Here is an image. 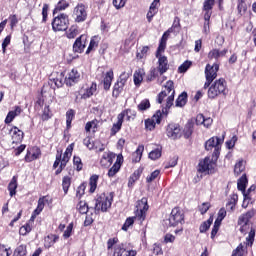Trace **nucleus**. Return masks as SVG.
I'll return each mask as SVG.
<instances>
[{
	"label": "nucleus",
	"instance_id": "f704fd0d",
	"mask_svg": "<svg viewBox=\"0 0 256 256\" xmlns=\"http://www.w3.org/2000/svg\"><path fill=\"white\" fill-rule=\"evenodd\" d=\"M43 209H45V197L39 198L38 206L32 214V219H35V217H37V215H40L41 211H43Z\"/></svg>",
	"mask_w": 256,
	"mask_h": 256
},
{
	"label": "nucleus",
	"instance_id": "2f4dec72",
	"mask_svg": "<svg viewBox=\"0 0 256 256\" xmlns=\"http://www.w3.org/2000/svg\"><path fill=\"white\" fill-rule=\"evenodd\" d=\"M113 78H114L113 70H110L105 74V77L103 80L105 91H109V89H111V83H113Z\"/></svg>",
	"mask_w": 256,
	"mask_h": 256
},
{
	"label": "nucleus",
	"instance_id": "c756f323",
	"mask_svg": "<svg viewBox=\"0 0 256 256\" xmlns=\"http://www.w3.org/2000/svg\"><path fill=\"white\" fill-rule=\"evenodd\" d=\"M57 241H59V236L50 234L44 239V247L50 249V247H53Z\"/></svg>",
	"mask_w": 256,
	"mask_h": 256
},
{
	"label": "nucleus",
	"instance_id": "ddd939ff",
	"mask_svg": "<svg viewBox=\"0 0 256 256\" xmlns=\"http://www.w3.org/2000/svg\"><path fill=\"white\" fill-rule=\"evenodd\" d=\"M180 31H181V22L179 20V17H175L172 27L169 28L166 32H164L160 40V43L167 44V39H169V36L171 35V33H174V35H177Z\"/></svg>",
	"mask_w": 256,
	"mask_h": 256
},
{
	"label": "nucleus",
	"instance_id": "6e6d98bb",
	"mask_svg": "<svg viewBox=\"0 0 256 256\" xmlns=\"http://www.w3.org/2000/svg\"><path fill=\"white\" fill-rule=\"evenodd\" d=\"M77 35H79V30H77V27L71 26L67 32L68 39H75Z\"/></svg>",
	"mask_w": 256,
	"mask_h": 256
},
{
	"label": "nucleus",
	"instance_id": "412c9836",
	"mask_svg": "<svg viewBox=\"0 0 256 256\" xmlns=\"http://www.w3.org/2000/svg\"><path fill=\"white\" fill-rule=\"evenodd\" d=\"M86 45H87V36L86 35H81L74 42L73 51L75 53H81L82 51H85Z\"/></svg>",
	"mask_w": 256,
	"mask_h": 256
},
{
	"label": "nucleus",
	"instance_id": "de8ad7c7",
	"mask_svg": "<svg viewBox=\"0 0 256 256\" xmlns=\"http://www.w3.org/2000/svg\"><path fill=\"white\" fill-rule=\"evenodd\" d=\"M69 187H71V178L69 176H65L62 180V188L65 195L69 192Z\"/></svg>",
	"mask_w": 256,
	"mask_h": 256
},
{
	"label": "nucleus",
	"instance_id": "774afa93",
	"mask_svg": "<svg viewBox=\"0 0 256 256\" xmlns=\"http://www.w3.org/2000/svg\"><path fill=\"white\" fill-rule=\"evenodd\" d=\"M20 235H27V233H31V225L26 224L20 228Z\"/></svg>",
	"mask_w": 256,
	"mask_h": 256
},
{
	"label": "nucleus",
	"instance_id": "dca6fc26",
	"mask_svg": "<svg viewBox=\"0 0 256 256\" xmlns=\"http://www.w3.org/2000/svg\"><path fill=\"white\" fill-rule=\"evenodd\" d=\"M73 15L75 17L76 23H83V21H85V19H87V9L85 8V5L78 4L74 8Z\"/></svg>",
	"mask_w": 256,
	"mask_h": 256
},
{
	"label": "nucleus",
	"instance_id": "aec40b11",
	"mask_svg": "<svg viewBox=\"0 0 256 256\" xmlns=\"http://www.w3.org/2000/svg\"><path fill=\"white\" fill-rule=\"evenodd\" d=\"M41 157V149L39 147L34 146L27 150V154L25 156L26 163H31V161H35Z\"/></svg>",
	"mask_w": 256,
	"mask_h": 256
},
{
	"label": "nucleus",
	"instance_id": "c03bdc74",
	"mask_svg": "<svg viewBox=\"0 0 256 256\" xmlns=\"http://www.w3.org/2000/svg\"><path fill=\"white\" fill-rule=\"evenodd\" d=\"M73 119H75V110L70 109L66 112V125L68 129L71 127Z\"/></svg>",
	"mask_w": 256,
	"mask_h": 256
},
{
	"label": "nucleus",
	"instance_id": "69168bd1",
	"mask_svg": "<svg viewBox=\"0 0 256 256\" xmlns=\"http://www.w3.org/2000/svg\"><path fill=\"white\" fill-rule=\"evenodd\" d=\"M73 163L78 171H81V169H83V162H81L79 156H74Z\"/></svg>",
	"mask_w": 256,
	"mask_h": 256
},
{
	"label": "nucleus",
	"instance_id": "6ab92c4d",
	"mask_svg": "<svg viewBox=\"0 0 256 256\" xmlns=\"http://www.w3.org/2000/svg\"><path fill=\"white\" fill-rule=\"evenodd\" d=\"M80 79L81 73L77 71V69H72L66 77V85L68 87H73L75 83H79Z\"/></svg>",
	"mask_w": 256,
	"mask_h": 256
},
{
	"label": "nucleus",
	"instance_id": "1a4fd4ad",
	"mask_svg": "<svg viewBox=\"0 0 256 256\" xmlns=\"http://www.w3.org/2000/svg\"><path fill=\"white\" fill-rule=\"evenodd\" d=\"M253 217H255V210H250L248 212H246L245 214H242L239 218H238V225H241L240 227V231L241 233H247V231L255 229L253 227H251V223L249 221H251V219H253Z\"/></svg>",
	"mask_w": 256,
	"mask_h": 256
},
{
	"label": "nucleus",
	"instance_id": "3c124183",
	"mask_svg": "<svg viewBox=\"0 0 256 256\" xmlns=\"http://www.w3.org/2000/svg\"><path fill=\"white\" fill-rule=\"evenodd\" d=\"M237 9L239 15H245V11H247V4L245 3V0H238Z\"/></svg>",
	"mask_w": 256,
	"mask_h": 256
},
{
	"label": "nucleus",
	"instance_id": "13d9d810",
	"mask_svg": "<svg viewBox=\"0 0 256 256\" xmlns=\"http://www.w3.org/2000/svg\"><path fill=\"white\" fill-rule=\"evenodd\" d=\"M98 45H99V42H97V37L92 38L86 50V55H89V53H91V50L95 49V47H98Z\"/></svg>",
	"mask_w": 256,
	"mask_h": 256
},
{
	"label": "nucleus",
	"instance_id": "a19ab883",
	"mask_svg": "<svg viewBox=\"0 0 256 256\" xmlns=\"http://www.w3.org/2000/svg\"><path fill=\"white\" fill-rule=\"evenodd\" d=\"M124 87L125 86H123V84L116 82L113 87L112 97H119V95H121V93L123 92Z\"/></svg>",
	"mask_w": 256,
	"mask_h": 256
},
{
	"label": "nucleus",
	"instance_id": "bb28decb",
	"mask_svg": "<svg viewBox=\"0 0 256 256\" xmlns=\"http://www.w3.org/2000/svg\"><path fill=\"white\" fill-rule=\"evenodd\" d=\"M247 183V176L245 174L241 176L237 183L238 191H241L243 193L244 199H249V194L245 192V189L247 188Z\"/></svg>",
	"mask_w": 256,
	"mask_h": 256
},
{
	"label": "nucleus",
	"instance_id": "b1692460",
	"mask_svg": "<svg viewBox=\"0 0 256 256\" xmlns=\"http://www.w3.org/2000/svg\"><path fill=\"white\" fill-rule=\"evenodd\" d=\"M161 3V0H154L149 8V11L147 13V19L148 22L151 23V21L153 20V17H155V15H157V12L159 11V5Z\"/></svg>",
	"mask_w": 256,
	"mask_h": 256
},
{
	"label": "nucleus",
	"instance_id": "c85d7f7f",
	"mask_svg": "<svg viewBox=\"0 0 256 256\" xmlns=\"http://www.w3.org/2000/svg\"><path fill=\"white\" fill-rule=\"evenodd\" d=\"M194 127H195V119L188 120L183 130L185 139H189V137L193 135Z\"/></svg>",
	"mask_w": 256,
	"mask_h": 256
},
{
	"label": "nucleus",
	"instance_id": "09e8293b",
	"mask_svg": "<svg viewBox=\"0 0 256 256\" xmlns=\"http://www.w3.org/2000/svg\"><path fill=\"white\" fill-rule=\"evenodd\" d=\"M129 77H131L130 73L122 72L121 75L119 76L117 82L120 83V85L125 86L127 84Z\"/></svg>",
	"mask_w": 256,
	"mask_h": 256
},
{
	"label": "nucleus",
	"instance_id": "e2e57ef3",
	"mask_svg": "<svg viewBox=\"0 0 256 256\" xmlns=\"http://www.w3.org/2000/svg\"><path fill=\"white\" fill-rule=\"evenodd\" d=\"M48 119H51V110L49 109V106H45L42 114V120L48 121Z\"/></svg>",
	"mask_w": 256,
	"mask_h": 256
},
{
	"label": "nucleus",
	"instance_id": "ea45409f",
	"mask_svg": "<svg viewBox=\"0 0 256 256\" xmlns=\"http://www.w3.org/2000/svg\"><path fill=\"white\" fill-rule=\"evenodd\" d=\"M99 181V175H92L89 180L90 189L89 191L91 193H95V190L97 189V182Z\"/></svg>",
	"mask_w": 256,
	"mask_h": 256
},
{
	"label": "nucleus",
	"instance_id": "9b49d317",
	"mask_svg": "<svg viewBox=\"0 0 256 256\" xmlns=\"http://www.w3.org/2000/svg\"><path fill=\"white\" fill-rule=\"evenodd\" d=\"M48 83L51 87H53V89H55V87L58 89L63 87V85L66 83L65 74L63 72H53L50 75Z\"/></svg>",
	"mask_w": 256,
	"mask_h": 256
},
{
	"label": "nucleus",
	"instance_id": "423d86ee",
	"mask_svg": "<svg viewBox=\"0 0 256 256\" xmlns=\"http://www.w3.org/2000/svg\"><path fill=\"white\" fill-rule=\"evenodd\" d=\"M183 223H185V216L183 211L177 207L172 209L169 219L164 220V225L168 227H177V225H183Z\"/></svg>",
	"mask_w": 256,
	"mask_h": 256
},
{
	"label": "nucleus",
	"instance_id": "72a5a7b5",
	"mask_svg": "<svg viewBox=\"0 0 256 256\" xmlns=\"http://www.w3.org/2000/svg\"><path fill=\"white\" fill-rule=\"evenodd\" d=\"M167 109H169V108H167V106L164 108V109H162V112H161V110H158L153 116H152V118H150L156 125H159V123H161V119H162V117H163V115H165V117H167Z\"/></svg>",
	"mask_w": 256,
	"mask_h": 256
},
{
	"label": "nucleus",
	"instance_id": "0e129e2a",
	"mask_svg": "<svg viewBox=\"0 0 256 256\" xmlns=\"http://www.w3.org/2000/svg\"><path fill=\"white\" fill-rule=\"evenodd\" d=\"M123 253H125V248H123V246H121V245L114 246L113 256H121V255H123Z\"/></svg>",
	"mask_w": 256,
	"mask_h": 256
},
{
	"label": "nucleus",
	"instance_id": "2eb2a0df",
	"mask_svg": "<svg viewBox=\"0 0 256 256\" xmlns=\"http://www.w3.org/2000/svg\"><path fill=\"white\" fill-rule=\"evenodd\" d=\"M215 169V161L213 159L206 157L199 162L198 171L199 173H213Z\"/></svg>",
	"mask_w": 256,
	"mask_h": 256
},
{
	"label": "nucleus",
	"instance_id": "37998d69",
	"mask_svg": "<svg viewBox=\"0 0 256 256\" xmlns=\"http://www.w3.org/2000/svg\"><path fill=\"white\" fill-rule=\"evenodd\" d=\"M143 151H145V146L139 145L136 151L133 153V156L136 157L134 159L135 163H139V161H141V157H143Z\"/></svg>",
	"mask_w": 256,
	"mask_h": 256
},
{
	"label": "nucleus",
	"instance_id": "20e7f679",
	"mask_svg": "<svg viewBox=\"0 0 256 256\" xmlns=\"http://www.w3.org/2000/svg\"><path fill=\"white\" fill-rule=\"evenodd\" d=\"M255 242V229H251L246 238L245 244L240 243L236 249L232 251L231 256H247V247H253V243Z\"/></svg>",
	"mask_w": 256,
	"mask_h": 256
},
{
	"label": "nucleus",
	"instance_id": "4be33fe9",
	"mask_svg": "<svg viewBox=\"0 0 256 256\" xmlns=\"http://www.w3.org/2000/svg\"><path fill=\"white\" fill-rule=\"evenodd\" d=\"M115 153L113 152H104L102 158L100 160V165L105 167L106 169L109 168L110 165H113V161H115Z\"/></svg>",
	"mask_w": 256,
	"mask_h": 256
},
{
	"label": "nucleus",
	"instance_id": "9d476101",
	"mask_svg": "<svg viewBox=\"0 0 256 256\" xmlns=\"http://www.w3.org/2000/svg\"><path fill=\"white\" fill-rule=\"evenodd\" d=\"M217 71H219V64H207L205 67V77L206 82L204 84V89H208L211 86L214 79H217Z\"/></svg>",
	"mask_w": 256,
	"mask_h": 256
},
{
	"label": "nucleus",
	"instance_id": "f3484780",
	"mask_svg": "<svg viewBox=\"0 0 256 256\" xmlns=\"http://www.w3.org/2000/svg\"><path fill=\"white\" fill-rule=\"evenodd\" d=\"M131 113V109H127L126 111L121 112L117 116V122L113 124L111 128V135H117L119 131H121V127L123 126V119H125V115H129Z\"/></svg>",
	"mask_w": 256,
	"mask_h": 256
},
{
	"label": "nucleus",
	"instance_id": "c9c22d12",
	"mask_svg": "<svg viewBox=\"0 0 256 256\" xmlns=\"http://www.w3.org/2000/svg\"><path fill=\"white\" fill-rule=\"evenodd\" d=\"M8 191L10 193V197L17 195V177L16 176H13V178L11 179L8 185Z\"/></svg>",
	"mask_w": 256,
	"mask_h": 256
},
{
	"label": "nucleus",
	"instance_id": "4d7b16f0",
	"mask_svg": "<svg viewBox=\"0 0 256 256\" xmlns=\"http://www.w3.org/2000/svg\"><path fill=\"white\" fill-rule=\"evenodd\" d=\"M142 81H143V72H141V70H138L134 73V83L135 85H141Z\"/></svg>",
	"mask_w": 256,
	"mask_h": 256
},
{
	"label": "nucleus",
	"instance_id": "864d4df0",
	"mask_svg": "<svg viewBox=\"0 0 256 256\" xmlns=\"http://www.w3.org/2000/svg\"><path fill=\"white\" fill-rule=\"evenodd\" d=\"M149 53V46H143L139 52H137L136 57L137 59H145L147 54Z\"/></svg>",
	"mask_w": 256,
	"mask_h": 256
},
{
	"label": "nucleus",
	"instance_id": "5fc2aeb1",
	"mask_svg": "<svg viewBox=\"0 0 256 256\" xmlns=\"http://www.w3.org/2000/svg\"><path fill=\"white\" fill-rule=\"evenodd\" d=\"M215 0H205L203 3V11H213Z\"/></svg>",
	"mask_w": 256,
	"mask_h": 256
},
{
	"label": "nucleus",
	"instance_id": "f8f14e48",
	"mask_svg": "<svg viewBox=\"0 0 256 256\" xmlns=\"http://www.w3.org/2000/svg\"><path fill=\"white\" fill-rule=\"evenodd\" d=\"M180 31H181V22L179 20V17H175L172 27L169 28L166 32H164L160 40V43L167 44V39H169V36L171 35V33H174V35H177Z\"/></svg>",
	"mask_w": 256,
	"mask_h": 256
},
{
	"label": "nucleus",
	"instance_id": "8fccbe9b",
	"mask_svg": "<svg viewBox=\"0 0 256 256\" xmlns=\"http://www.w3.org/2000/svg\"><path fill=\"white\" fill-rule=\"evenodd\" d=\"M161 157V148H156L149 153V159L152 161H157Z\"/></svg>",
	"mask_w": 256,
	"mask_h": 256
},
{
	"label": "nucleus",
	"instance_id": "473e14b6",
	"mask_svg": "<svg viewBox=\"0 0 256 256\" xmlns=\"http://www.w3.org/2000/svg\"><path fill=\"white\" fill-rule=\"evenodd\" d=\"M97 91V84L92 83L90 87L86 88L82 93V99H89V97H93Z\"/></svg>",
	"mask_w": 256,
	"mask_h": 256
},
{
	"label": "nucleus",
	"instance_id": "4c0bfd02",
	"mask_svg": "<svg viewBox=\"0 0 256 256\" xmlns=\"http://www.w3.org/2000/svg\"><path fill=\"white\" fill-rule=\"evenodd\" d=\"M97 127H99V121L92 120V121L86 123L85 131L87 133H90L91 131H93V133H95V131H97Z\"/></svg>",
	"mask_w": 256,
	"mask_h": 256
},
{
	"label": "nucleus",
	"instance_id": "603ef678",
	"mask_svg": "<svg viewBox=\"0 0 256 256\" xmlns=\"http://www.w3.org/2000/svg\"><path fill=\"white\" fill-rule=\"evenodd\" d=\"M151 107L149 99H144L138 104V111H147Z\"/></svg>",
	"mask_w": 256,
	"mask_h": 256
},
{
	"label": "nucleus",
	"instance_id": "6e6552de",
	"mask_svg": "<svg viewBox=\"0 0 256 256\" xmlns=\"http://www.w3.org/2000/svg\"><path fill=\"white\" fill-rule=\"evenodd\" d=\"M224 141V138L219 137H212L205 143V149L206 151H211V149H214V152L212 154V157L215 159H219V154L221 151V145Z\"/></svg>",
	"mask_w": 256,
	"mask_h": 256
},
{
	"label": "nucleus",
	"instance_id": "bf43d9fd",
	"mask_svg": "<svg viewBox=\"0 0 256 256\" xmlns=\"http://www.w3.org/2000/svg\"><path fill=\"white\" fill-rule=\"evenodd\" d=\"M160 173H161L160 170H155L149 176H147L146 181L148 183H153V181H155L159 177Z\"/></svg>",
	"mask_w": 256,
	"mask_h": 256
},
{
	"label": "nucleus",
	"instance_id": "338daca9",
	"mask_svg": "<svg viewBox=\"0 0 256 256\" xmlns=\"http://www.w3.org/2000/svg\"><path fill=\"white\" fill-rule=\"evenodd\" d=\"M191 67V62L185 61L182 65L179 66L178 71L179 73H185L187 69Z\"/></svg>",
	"mask_w": 256,
	"mask_h": 256
},
{
	"label": "nucleus",
	"instance_id": "7ed1b4c3",
	"mask_svg": "<svg viewBox=\"0 0 256 256\" xmlns=\"http://www.w3.org/2000/svg\"><path fill=\"white\" fill-rule=\"evenodd\" d=\"M156 58H158V66L151 69L150 77L148 78L149 81H153V79H157V77L169 71V60H167V57L156 56Z\"/></svg>",
	"mask_w": 256,
	"mask_h": 256
},
{
	"label": "nucleus",
	"instance_id": "f03ea898",
	"mask_svg": "<svg viewBox=\"0 0 256 256\" xmlns=\"http://www.w3.org/2000/svg\"><path fill=\"white\" fill-rule=\"evenodd\" d=\"M227 93H229V90L227 89V81L220 78L210 85L208 89V99H217L219 95L227 97Z\"/></svg>",
	"mask_w": 256,
	"mask_h": 256
},
{
	"label": "nucleus",
	"instance_id": "a878e982",
	"mask_svg": "<svg viewBox=\"0 0 256 256\" xmlns=\"http://www.w3.org/2000/svg\"><path fill=\"white\" fill-rule=\"evenodd\" d=\"M22 111L23 110L20 108V106H15L14 110L9 111L5 118L6 125H9V123H13V119H15V117H19Z\"/></svg>",
	"mask_w": 256,
	"mask_h": 256
},
{
	"label": "nucleus",
	"instance_id": "a211bd4d",
	"mask_svg": "<svg viewBox=\"0 0 256 256\" xmlns=\"http://www.w3.org/2000/svg\"><path fill=\"white\" fill-rule=\"evenodd\" d=\"M166 135L169 139H180L181 138V127L179 124H169L166 129Z\"/></svg>",
	"mask_w": 256,
	"mask_h": 256
},
{
	"label": "nucleus",
	"instance_id": "79ce46f5",
	"mask_svg": "<svg viewBox=\"0 0 256 256\" xmlns=\"http://www.w3.org/2000/svg\"><path fill=\"white\" fill-rule=\"evenodd\" d=\"M245 171V161L239 160L234 166L235 175H241Z\"/></svg>",
	"mask_w": 256,
	"mask_h": 256
},
{
	"label": "nucleus",
	"instance_id": "5701e85b",
	"mask_svg": "<svg viewBox=\"0 0 256 256\" xmlns=\"http://www.w3.org/2000/svg\"><path fill=\"white\" fill-rule=\"evenodd\" d=\"M123 165V155L119 154L113 166L108 170V177H115Z\"/></svg>",
	"mask_w": 256,
	"mask_h": 256
},
{
	"label": "nucleus",
	"instance_id": "680f3d73",
	"mask_svg": "<svg viewBox=\"0 0 256 256\" xmlns=\"http://www.w3.org/2000/svg\"><path fill=\"white\" fill-rule=\"evenodd\" d=\"M144 123H145V129L147 131H153V129H155L156 124L151 118L146 119Z\"/></svg>",
	"mask_w": 256,
	"mask_h": 256
},
{
	"label": "nucleus",
	"instance_id": "a18cd8bd",
	"mask_svg": "<svg viewBox=\"0 0 256 256\" xmlns=\"http://www.w3.org/2000/svg\"><path fill=\"white\" fill-rule=\"evenodd\" d=\"M77 209L81 215H85L89 212V206L87 205V202L80 201L77 205Z\"/></svg>",
	"mask_w": 256,
	"mask_h": 256
},
{
	"label": "nucleus",
	"instance_id": "49530a36",
	"mask_svg": "<svg viewBox=\"0 0 256 256\" xmlns=\"http://www.w3.org/2000/svg\"><path fill=\"white\" fill-rule=\"evenodd\" d=\"M212 223H213V216H210L207 221H205L203 224L200 225V228H199L200 233H205L206 231H208Z\"/></svg>",
	"mask_w": 256,
	"mask_h": 256
},
{
	"label": "nucleus",
	"instance_id": "052dcab7",
	"mask_svg": "<svg viewBox=\"0 0 256 256\" xmlns=\"http://www.w3.org/2000/svg\"><path fill=\"white\" fill-rule=\"evenodd\" d=\"M225 217H227V210H225V208H221L218 212V217L215 221L217 223H221L223 219H225Z\"/></svg>",
	"mask_w": 256,
	"mask_h": 256
},
{
	"label": "nucleus",
	"instance_id": "393cba45",
	"mask_svg": "<svg viewBox=\"0 0 256 256\" xmlns=\"http://www.w3.org/2000/svg\"><path fill=\"white\" fill-rule=\"evenodd\" d=\"M10 135L12 137V143H21V141H23L24 133L23 131L19 130L17 126H14L10 130Z\"/></svg>",
	"mask_w": 256,
	"mask_h": 256
},
{
	"label": "nucleus",
	"instance_id": "cd10ccee",
	"mask_svg": "<svg viewBox=\"0 0 256 256\" xmlns=\"http://www.w3.org/2000/svg\"><path fill=\"white\" fill-rule=\"evenodd\" d=\"M196 125H204V127L209 128L211 125H213V119L210 117L205 118L203 114H198L195 119Z\"/></svg>",
	"mask_w": 256,
	"mask_h": 256
},
{
	"label": "nucleus",
	"instance_id": "7c9ffc66",
	"mask_svg": "<svg viewBox=\"0 0 256 256\" xmlns=\"http://www.w3.org/2000/svg\"><path fill=\"white\" fill-rule=\"evenodd\" d=\"M229 50H219V49H213L208 53V58L210 59H220V57H225L227 55Z\"/></svg>",
	"mask_w": 256,
	"mask_h": 256
},
{
	"label": "nucleus",
	"instance_id": "58836bf2",
	"mask_svg": "<svg viewBox=\"0 0 256 256\" xmlns=\"http://www.w3.org/2000/svg\"><path fill=\"white\" fill-rule=\"evenodd\" d=\"M67 7H69V2H67V0H60L57 3L53 13L55 14V13H59V11H65Z\"/></svg>",
	"mask_w": 256,
	"mask_h": 256
},
{
	"label": "nucleus",
	"instance_id": "4468645a",
	"mask_svg": "<svg viewBox=\"0 0 256 256\" xmlns=\"http://www.w3.org/2000/svg\"><path fill=\"white\" fill-rule=\"evenodd\" d=\"M164 91H166L168 98L166 101V109H171L173 107V101H175V86L173 81L169 80L164 86Z\"/></svg>",
	"mask_w": 256,
	"mask_h": 256
},
{
	"label": "nucleus",
	"instance_id": "e433bc0d",
	"mask_svg": "<svg viewBox=\"0 0 256 256\" xmlns=\"http://www.w3.org/2000/svg\"><path fill=\"white\" fill-rule=\"evenodd\" d=\"M187 105V92H182L176 99V107H185Z\"/></svg>",
	"mask_w": 256,
	"mask_h": 256
},
{
	"label": "nucleus",
	"instance_id": "0eeeda50",
	"mask_svg": "<svg viewBox=\"0 0 256 256\" xmlns=\"http://www.w3.org/2000/svg\"><path fill=\"white\" fill-rule=\"evenodd\" d=\"M69 28V16L65 13L59 14L52 21L53 31H67Z\"/></svg>",
	"mask_w": 256,
	"mask_h": 256
},
{
	"label": "nucleus",
	"instance_id": "f257e3e1",
	"mask_svg": "<svg viewBox=\"0 0 256 256\" xmlns=\"http://www.w3.org/2000/svg\"><path fill=\"white\" fill-rule=\"evenodd\" d=\"M147 211H149V204L147 203V198L144 197L141 200L137 201L136 210H135V217H129L126 219L124 225L122 226L123 231H127L131 225L135 223V219L140 223L147 217Z\"/></svg>",
	"mask_w": 256,
	"mask_h": 256
},
{
	"label": "nucleus",
	"instance_id": "39448f33",
	"mask_svg": "<svg viewBox=\"0 0 256 256\" xmlns=\"http://www.w3.org/2000/svg\"><path fill=\"white\" fill-rule=\"evenodd\" d=\"M113 204V194L112 193H103L97 199L95 203V211L102 213L107 212V209H110Z\"/></svg>",
	"mask_w": 256,
	"mask_h": 256
}]
</instances>
